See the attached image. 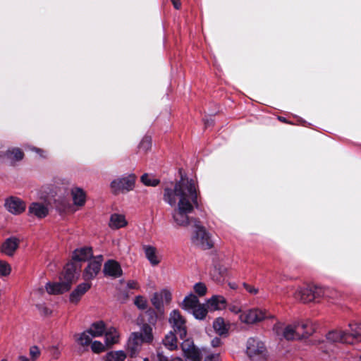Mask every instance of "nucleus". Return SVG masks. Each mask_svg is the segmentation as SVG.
<instances>
[{"mask_svg":"<svg viewBox=\"0 0 361 361\" xmlns=\"http://www.w3.org/2000/svg\"><path fill=\"white\" fill-rule=\"evenodd\" d=\"M74 205L77 207H82L86 200V194L80 188H73L71 190Z\"/></svg>","mask_w":361,"mask_h":361,"instance_id":"obj_19","label":"nucleus"},{"mask_svg":"<svg viewBox=\"0 0 361 361\" xmlns=\"http://www.w3.org/2000/svg\"><path fill=\"white\" fill-rule=\"evenodd\" d=\"M135 305L140 310H145L147 307V300L141 295L136 296L134 300Z\"/></svg>","mask_w":361,"mask_h":361,"instance_id":"obj_37","label":"nucleus"},{"mask_svg":"<svg viewBox=\"0 0 361 361\" xmlns=\"http://www.w3.org/2000/svg\"><path fill=\"white\" fill-rule=\"evenodd\" d=\"M40 354V351L37 346L33 345L30 348V355L32 360H35Z\"/></svg>","mask_w":361,"mask_h":361,"instance_id":"obj_45","label":"nucleus"},{"mask_svg":"<svg viewBox=\"0 0 361 361\" xmlns=\"http://www.w3.org/2000/svg\"><path fill=\"white\" fill-rule=\"evenodd\" d=\"M174 8L176 9H179L180 7V0H171Z\"/></svg>","mask_w":361,"mask_h":361,"instance_id":"obj_52","label":"nucleus"},{"mask_svg":"<svg viewBox=\"0 0 361 361\" xmlns=\"http://www.w3.org/2000/svg\"><path fill=\"white\" fill-rule=\"evenodd\" d=\"M7 156L16 161H20L23 158V153L20 149L16 148L11 151H8Z\"/></svg>","mask_w":361,"mask_h":361,"instance_id":"obj_36","label":"nucleus"},{"mask_svg":"<svg viewBox=\"0 0 361 361\" xmlns=\"http://www.w3.org/2000/svg\"><path fill=\"white\" fill-rule=\"evenodd\" d=\"M195 231L191 237L192 243L202 250H209L214 246L210 233L201 224L199 219H194Z\"/></svg>","mask_w":361,"mask_h":361,"instance_id":"obj_4","label":"nucleus"},{"mask_svg":"<svg viewBox=\"0 0 361 361\" xmlns=\"http://www.w3.org/2000/svg\"><path fill=\"white\" fill-rule=\"evenodd\" d=\"M164 200L173 207L177 204L172 212V218L176 226L187 227L191 223L194 224L195 218H190L194 208L200 209V203L198 192L194 180L181 176L171 188L166 187L164 190Z\"/></svg>","mask_w":361,"mask_h":361,"instance_id":"obj_1","label":"nucleus"},{"mask_svg":"<svg viewBox=\"0 0 361 361\" xmlns=\"http://www.w3.org/2000/svg\"><path fill=\"white\" fill-rule=\"evenodd\" d=\"M266 348L264 344L261 341L250 338L247 341L246 353L252 359L264 353Z\"/></svg>","mask_w":361,"mask_h":361,"instance_id":"obj_10","label":"nucleus"},{"mask_svg":"<svg viewBox=\"0 0 361 361\" xmlns=\"http://www.w3.org/2000/svg\"><path fill=\"white\" fill-rule=\"evenodd\" d=\"M322 293L321 288L316 286H307L300 288L295 293V298L300 300L304 303L310 302L314 300L317 298L320 297Z\"/></svg>","mask_w":361,"mask_h":361,"instance_id":"obj_7","label":"nucleus"},{"mask_svg":"<svg viewBox=\"0 0 361 361\" xmlns=\"http://www.w3.org/2000/svg\"><path fill=\"white\" fill-rule=\"evenodd\" d=\"M213 327L215 331L220 336L226 335L228 331V328L223 318H217L213 323Z\"/></svg>","mask_w":361,"mask_h":361,"instance_id":"obj_28","label":"nucleus"},{"mask_svg":"<svg viewBox=\"0 0 361 361\" xmlns=\"http://www.w3.org/2000/svg\"><path fill=\"white\" fill-rule=\"evenodd\" d=\"M195 292L200 296H203L207 293V287L204 283L199 282L194 286Z\"/></svg>","mask_w":361,"mask_h":361,"instance_id":"obj_41","label":"nucleus"},{"mask_svg":"<svg viewBox=\"0 0 361 361\" xmlns=\"http://www.w3.org/2000/svg\"><path fill=\"white\" fill-rule=\"evenodd\" d=\"M157 358L159 361H170L167 356L164 355L162 352H158Z\"/></svg>","mask_w":361,"mask_h":361,"instance_id":"obj_50","label":"nucleus"},{"mask_svg":"<svg viewBox=\"0 0 361 361\" xmlns=\"http://www.w3.org/2000/svg\"><path fill=\"white\" fill-rule=\"evenodd\" d=\"M274 331L277 335L281 334L286 340L301 339L311 335L314 329L310 322H294L283 328L281 323H276L274 326Z\"/></svg>","mask_w":361,"mask_h":361,"instance_id":"obj_2","label":"nucleus"},{"mask_svg":"<svg viewBox=\"0 0 361 361\" xmlns=\"http://www.w3.org/2000/svg\"><path fill=\"white\" fill-rule=\"evenodd\" d=\"M267 312L259 309H251L243 312L239 318L240 321L245 324H255L259 322L267 317Z\"/></svg>","mask_w":361,"mask_h":361,"instance_id":"obj_9","label":"nucleus"},{"mask_svg":"<svg viewBox=\"0 0 361 361\" xmlns=\"http://www.w3.org/2000/svg\"><path fill=\"white\" fill-rule=\"evenodd\" d=\"M229 286L232 289H235L236 288V284L235 283H229Z\"/></svg>","mask_w":361,"mask_h":361,"instance_id":"obj_56","label":"nucleus"},{"mask_svg":"<svg viewBox=\"0 0 361 361\" xmlns=\"http://www.w3.org/2000/svg\"><path fill=\"white\" fill-rule=\"evenodd\" d=\"M358 360H359V361H361V355H359V357H358Z\"/></svg>","mask_w":361,"mask_h":361,"instance_id":"obj_60","label":"nucleus"},{"mask_svg":"<svg viewBox=\"0 0 361 361\" xmlns=\"http://www.w3.org/2000/svg\"><path fill=\"white\" fill-rule=\"evenodd\" d=\"M105 340L107 345H113L118 342V334L115 328H110L105 334Z\"/></svg>","mask_w":361,"mask_h":361,"instance_id":"obj_30","label":"nucleus"},{"mask_svg":"<svg viewBox=\"0 0 361 361\" xmlns=\"http://www.w3.org/2000/svg\"><path fill=\"white\" fill-rule=\"evenodd\" d=\"M146 314L149 316L148 322L151 324H154L157 322V316L153 310H148Z\"/></svg>","mask_w":361,"mask_h":361,"instance_id":"obj_44","label":"nucleus"},{"mask_svg":"<svg viewBox=\"0 0 361 361\" xmlns=\"http://www.w3.org/2000/svg\"><path fill=\"white\" fill-rule=\"evenodd\" d=\"M151 147V138L150 137L145 136L140 143L139 147L145 151L149 149Z\"/></svg>","mask_w":361,"mask_h":361,"instance_id":"obj_43","label":"nucleus"},{"mask_svg":"<svg viewBox=\"0 0 361 361\" xmlns=\"http://www.w3.org/2000/svg\"><path fill=\"white\" fill-rule=\"evenodd\" d=\"M177 335L174 331H170L163 339L164 345L170 350L177 348Z\"/></svg>","mask_w":361,"mask_h":361,"instance_id":"obj_25","label":"nucleus"},{"mask_svg":"<svg viewBox=\"0 0 361 361\" xmlns=\"http://www.w3.org/2000/svg\"><path fill=\"white\" fill-rule=\"evenodd\" d=\"M136 178L135 174L130 173L114 179L110 183L112 193L114 195L124 194L133 190L135 188Z\"/></svg>","mask_w":361,"mask_h":361,"instance_id":"obj_5","label":"nucleus"},{"mask_svg":"<svg viewBox=\"0 0 361 361\" xmlns=\"http://www.w3.org/2000/svg\"><path fill=\"white\" fill-rule=\"evenodd\" d=\"M91 349L94 353H99L104 351L105 347L100 341H95L92 343Z\"/></svg>","mask_w":361,"mask_h":361,"instance_id":"obj_42","label":"nucleus"},{"mask_svg":"<svg viewBox=\"0 0 361 361\" xmlns=\"http://www.w3.org/2000/svg\"><path fill=\"white\" fill-rule=\"evenodd\" d=\"M197 319H203L207 314V309L204 304H198L191 312Z\"/></svg>","mask_w":361,"mask_h":361,"instance_id":"obj_32","label":"nucleus"},{"mask_svg":"<svg viewBox=\"0 0 361 361\" xmlns=\"http://www.w3.org/2000/svg\"><path fill=\"white\" fill-rule=\"evenodd\" d=\"M326 338L328 341L331 342L348 343L346 341L348 339V337L346 331L341 330H334L328 333L326 335Z\"/></svg>","mask_w":361,"mask_h":361,"instance_id":"obj_21","label":"nucleus"},{"mask_svg":"<svg viewBox=\"0 0 361 361\" xmlns=\"http://www.w3.org/2000/svg\"><path fill=\"white\" fill-rule=\"evenodd\" d=\"M198 304H200V302L197 297L190 293L184 298L180 307L183 310L190 312Z\"/></svg>","mask_w":361,"mask_h":361,"instance_id":"obj_22","label":"nucleus"},{"mask_svg":"<svg viewBox=\"0 0 361 361\" xmlns=\"http://www.w3.org/2000/svg\"><path fill=\"white\" fill-rule=\"evenodd\" d=\"M101 269L99 261H91L83 272V278L85 281L93 279Z\"/></svg>","mask_w":361,"mask_h":361,"instance_id":"obj_16","label":"nucleus"},{"mask_svg":"<svg viewBox=\"0 0 361 361\" xmlns=\"http://www.w3.org/2000/svg\"><path fill=\"white\" fill-rule=\"evenodd\" d=\"M76 267L73 262L66 264L64 267L63 277L64 281L56 283H47L46 290L49 294H61L68 291L75 279Z\"/></svg>","mask_w":361,"mask_h":361,"instance_id":"obj_3","label":"nucleus"},{"mask_svg":"<svg viewBox=\"0 0 361 361\" xmlns=\"http://www.w3.org/2000/svg\"><path fill=\"white\" fill-rule=\"evenodd\" d=\"M91 283L84 282L79 284L71 293L70 300L72 302H78L80 298L90 288Z\"/></svg>","mask_w":361,"mask_h":361,"instance_id":"obj_18","label":"nucleus"},{"mask_svg":"<svg viewBox=\"0 0 361 361\" xmlns=\"http://www.w3.org/2000/svg\"><path fill=\"white\" fill-rule=\"evenodd\" d=\"M144 361H149V359L147 357L144 359Z\"/></svg>","mask_w":361,"mask_h":361,"instance_id":"obj_61","label":"nucleus"},{"mask_svg":"<svg viewBox=\"0 0 361 361\" xmlns=\"http://www.w3.org/2000/svg\"><path fill=\"white\" fill-rule=\"evenodd\" d=\"M5 207L10 213L18 215L25 210L26 204L18 197H10L6 200Z\"/></svg>","mask_w":361,"mask_h":361,"instance_id":"obj_11","label":"nucleus"},{"mask_svg":"<svg viewBox=\"0 0 361 361\" xmlns=\"http://www.w3.org/2000/svg\"><path fill=\"white\" fill-rule=\"evenodd\" d=\"M169 321L175 334L180 339H184L187 335L186 321L180 312L177 310H173L170 313Z\"/></svg>","mask_w":361,"mask_h":361,"instance_id":"obj_6","label":"nucleus"},{"mask_svg":"<svg viewBox=\"0 0 361 361\" xmlns=\"http://www.w3.org/2000/svg\"><path fill=\"white\" fill-rule=\"evenodd\" d=\"M229 310L235 314L242 313L241 306L238 304H231L229 305Z\"/></svg>","mask_w":361,"mask_h":361,"instance_id":"obj_47","label":"nucleus"},{"mask_svg":"<svg viewBox=\"0 0 361 361\" xmlns=\"http://www.w3.org/2000/svg\"><path fill=\"white\" fill-rule=\"evenodd\" d=\"M142 249L145 252L146 258L149 260L152 266H156L159 264L160 259L157 255V248L152 245H142Z\"/></svg>","mask_w":361,"mask_h":361,"instance_id":"obj_20","label":"nucleus"},{"mask_svg":"<svg viewBox=\"0 0 361 361\" xmlns=\"http://www.w3.org/2000/svg\"><path fill=\"white\" fill-rule=\"evenodd\" d=\"M56 209L61 212V213H66L69 212L71 211H73L72 209V205L70 204V202L66 200L61 201L59 202V201L56 202Z\"/></svg>","mask_w":361,"mask_h":361,"instance_id":"obj_33","label":"nucleus"},{"mask_svg":"<svg viewBox=\"0 0 361 361\" xmlns=\"http://www.w3.org/2000/svg\"><path fill=\"white\" fill-rule=\"evenodd\" d=\"M130 342H133L137 346L140 347L141 344L144 342L142 335L139 332H133L128 340Z\"/></svg>","mask_w":361,"mask_h":361,"instance_id":"obj_38","label":"nucleus"},{"mask_svg":"<svg viewBox=\"0 0 361 361\" xmlns=\"http://www.w3.org/2000/svg\"><path fill=\"white\" fill-rule=\"evenodd\" d=\"M127 348L130 354V356L131 357H134L138 354L140 347L137 346V345H135V343L133 344V342H130L128 341L127 344Z\"/></svg>","mask_w":361,"mask_h":361,"instance_id":"obj_39","label":"nucleus"},{"mask_svg":"<svg viewBox=\"0 0 361 361\" xmlns=\"http://www.w3.org/2000/svg\"><path fill=\"white\" fill-rule=\"evenodd\" d=\"M30 215H33L38 219H43L49 214V209L47 206L39 202H32L28 208Z\"/></svg>","mask_w":361,"mask_h":361,"instance_id":"obj_13","label":"nucleus"},{"mask_svg":"<svg viewBox=\"0 0 361 361\" xmlns=\"http://www.w3.org/2000/svg\"><path fill=\"white\" fill-rule=\"evenodd\" d=\"M183 355L188 361H201L202 355L191 339H184L180 345Z\"/></svg>","mask_w":361,"mask_h":361,"instance_id":"obj_8","label":"nucleus"},{"mask_svg":"<svg viewBox=\"0 0 361 361\" xmlns=\"http://www.w3.org/2000/svg\"><path fill=\"white\" fill-rule=\"evenodd\" d=\"M104 273L106 276H109L113 278H118L122 276L123 271L118 262L115 260L110 259L104 264Z\"/></svg>","mask_w":361,"mask_h":361,"instance_id":"obj_12","label":"nucleus"},{"mask_svg":"<svg viewBox=\"0 0 361 361\" xmlns=\"http://www.w3.org/2000/svg\"><path fill=\"white\" fill-rule=\"evenodd\" d=\"M18 359L20 361H30L29 359L24 355L19 356Z\"/></svg>","mask_w":361,"mask_h":361,"instance_id":"obj_54","label":"nucleus"},{"mask_svg":"<svg viewBox=\"0 0 361 361\" xmlns=\"http://www.w3.org/2000/svg\"><path fill=\"white\" fill-rule=\"evenodd\" d=\"M93 261H99L100 262V265L102 266V262L103 261V257L102 255H98L97 257H95L93 259Z\"/></svg>","mask_w":361,"mask_h":361,"instance_id":"obj_53","label":"nucleus"},{"mask_svg":"<svg viewBox=\"0 0 361 361\" xmlns=\"http://www.w3.org/2000/svg\"><path fill=\"white\" fill-rule=\"evenodd\" d=\"M219 354H210L207 355L204 361H219Z\"/></svg>","mask_w":361,"mask_h":361,"instance_id":"obj_48","label":"nucleus"},{"mask_svg":"<svg viewBox=\"0 0 361 361\" xmlns=\"http://www.w3.org/2000/svg\"><path fill=\"white\" fill-rule=\"evenodd\" d=\"M93 257L91 247H82L74 250L72 259L75 262H85Z\"/></svg>","mask_w":361,"mask_h":361,"instance_id":"obj_14","label":"nucleus"},{"mask_svg":"<svg viewBox=\"0 0 361 361\" xmlns=\"http://www.w3.org/2000/svg\"><path fill=\"white\" fill-rule=\"evenodd\" d=\"M226 299L221 295H214L207 302V305L213 310H222L226 307Z\"/></svg>","mask_w":361,"mask_h":361,"instance_id":"obj_23","label":"nucleus"},{"mask_svg":"<svg viewBox=\"0 0 361 361\" xmlns=\"http://www.w3.org/2000/svg\"><path fill=\"white\" fill-rule=\"evenodd\" d=\"M170 361H183L180 357H175L170 360Z\"/></svg>","mask_w":361,"mask_h":361,"instance_id":"obj_55","label":"nucleus"},{"mask_svg":"<svg viewBox=\"0 0 361 361\" xmlns=\"http://www.w3.org/2000/svg\"><path fill=\"white\" fill-rule=\"evenodd\" d=\"M74 336L77 343L82 346L89 345L91 343L92 338L93 337L87 330L80 334H75Z\"/></svg>","mask_w":361,"mask_h":361,"instance_id":"obj_29","label":"nucleus"},{"mask_svg":"<svg viewBox=\"0 0 361 361\" xmlns=\"http://www.w3.org/2000/svg\"><path fill=\"white\" fill-rule=\"evenodd\" d=\"M221 341L219 338H214L212 340L211 344L213 347H218L221 345Z\"/></svg>","mask_w":361,"mask_h":361,"instance_id":"obj_49","label":"nucleus"},{"mask_svg":"<svg viewBox=\"0 0 361 361\" xmlns=\"http://www.w3.org/2000/svg\"><path fill=\"white\" fill-rule=\"evenodd\" d=\"M18 245L19 240L16 238H8L2 244L1 252L8 256H13Z\"/></svg>","mask_w":361,"mask_h":361,"instance_id":"obj_17","label":"nucleus"},{"mask_svg":"<svg viewBox=\"0 0 361 361\" xmlns=\"http://www.w3.org/2000/svg\"><path fill=\"white\" fill-rule=\"evenodd\" d=\"M243 287L245 288V289L249 293H250L251 295H256L259 292V290L258 288L254 287V286H252L249 284H247V283H243Z\"/></svg>","mask_w":361,"mask_h":361,"instance_id":"obj_46","label":"nucleus"},{"mask_svg":"<svg viewBox=\"0 0 361 361\" xmlns=\"http://www.w3.org/2000/svg\"><path fill=\"white\" fill-rule=\"evenodd\" d=\"M127 225L126 218L122 214H113L110 217L109 226L113 229H118Z\"/></svg>","mask_w":361,"mask_h":361,"instance_id":"obj_24","label":"nucleus"},{"mask_svg":"<svg viewBox=\"0 0 361 361\" xmlns=\"http://www.w3.org/2000/svg\"><path fill=\"white\" fill-rule=\"evenodd\" d=\"M34 149H35L37 152H38V153H42V152H43V151H42V149H38V148H34Z\"/></svg>","mask_w":361,"mask_h":361,"instance_id":"obj_57","label":"nucleus"},{"mask_svg":"<svg viewBox=\"0 0 361 361\" xmlns=\"http://www.w3.org/2000/svg\"><path fill=\"white\" fill-rule=\"evenodd\" d=\"M127 286L130 289L137 288V283L135 281H129L127 283Z\"/></svg>","mask_w":361,"mask_h":361,"instance_id":"obj_51","label":"nucleus"},{"mask_svg":"<svg viewBox=\"0 0 361 361\" xmlns=\"http://www.w3.org/2000/svg\"><path fill=\"white\" fill-rule=\"evenodd\" d=\"M348 326L350 332H347V343L353 344L354 342H361V323H350Z\"/></svg>","mask_w":361,"mask_h":361,"instance_id":"obj_15","label":"nucleus"},{"mask_svg":"<svg viewBox=\"0 0 361 361\" xmlns=\"http://www.w3.org/2000/svg\"><path fill=\"white\" fill-rule=\"evenodd\" d=\"M1 361H7V360H6V359H3V360H1Z\"/></svg>","mask_w":361,"mask_h":361,"instance_id":"obj_62","label":"nucleus"},{"mask_svg":"<svg viewBox=\"0 0 361 361\" xmlns=\"http://www.w3.org/2000/svg\"><path fill=\"white\" fill-rule=\"evenodd\" d=\"M87 331L92 336H101L105 331V324L102 321L94 322Z\"/></svg>","mask_w":361,"mask_h":361,"instance_id":"obj_26","label":"nucleus"},{"mask_svg":"<svg viewBox=\"0 0 361 361\" xmlns=\"http://www.w3.org/2000/svg\"><path fill=\"white\" fill-rule=\"evenodd\" d=\"M11 271L8 263L0 261V276H6L10 274Z\"/></svg>","mask_w":361,"mask_h":361,"instance_id":"obj_40","label":"nucleus"},{"mask_svg":"<svg viewBox=\"0 0 361 361\" xmlns=\"http://www.w3.org/2000/svg\"><path fill=\"white\" fill-rule=\"evenodd\" d=\"M210 124H211V123H210V122H209V121H207V122H206V123H205V126H209Z\"/></svg>","mask_w":361,"mask_h":361,"instance_id":"obj_58","label":"nucleus"},{"mask_svg":"<svg viewBox=\"0 0 361 361\" xmlns=\"http://www.w3.org/2000/svg\"><path fill=\"white\" fill-rule=\"evenodd\" d=\"M151 302L157 310H160L163 307L162 294L154 293L151 298Z\"/></svg>","mask_w":361,"mask_h":361,"instance_id":"obj_34","label":"nucleus"},{"mask_svg":"<svg viewBox=\"0 0 361 361\" xmlns=\"http://www.w3.org/2000/svg\"><path fill=\"white\" fill-rule=\"evenodd\" d=\"M279 119H280L281 121H285V120H286L284 118H280Z\"/></svg>","mask_w":361,"mask_h":361,"instance_id":"obj_59","label":"nucleus"},{"mask_svg":"<svg viewBox=\"0 0 361 361\" xmlns=\"http://www.w3.org/2000/svg\"><path fill=\"white\" fill-rule=\"evenodd\" d=\"M141 181L143 184L147 186H157L159 183V180L158 179L152 178L147 173H145L141 176Z\"/></svg>","mask_w":361,"mask_h":361,"instance_id":"obj_35","label":"nucleus"},{"mask_svg":"<svg viewBox=\"0 0 361 361\" xmlns=\"http://www.w3.org/2000/svg\"><path fill=\"white\" fill-rule=\"evenodd\" d=\"M139 333L142 335L145 343H150L152 342L154 336L152 334V328L149 324H143L140 332Z\"/></svg>","mask_w":361,"mask_h":361,"instance_id":"obj_27","label":"nucleus"},{"mask_svg":"<svg viewBox=\"0 0 361 361\" xmlns=\"http://www.w3.org/2000/svg\"><path fill=\"white\" fill-rule=\"evenodd\" d=\"M126 354L123 350L111 351L106 355V361H124Z\"/></svg>","mask_w":361,"mask_h":361,"instance_id":"obj_31","label":"nucleus"}]
</instances>
